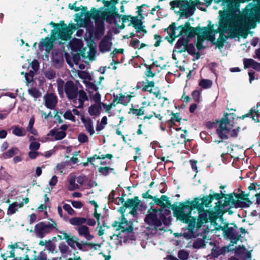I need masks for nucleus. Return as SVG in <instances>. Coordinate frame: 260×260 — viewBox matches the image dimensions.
I'll use <instances>...</instances> for the list:
<instances>
[{"label":"nucleus","instance_id":"obj_46","mask_svg":"<svg viewBox=\"0 0 260 260\" xmlns=\"http://www.w3.org/2000/svg\"><path fill=\"white\" fill-rule=\"evenodd\" d=\"M178 256L181 260H186L188 258L189 253L185 250H181L178 252Z\"/></svg>","mask_w":260,"mask_h":260},{"label":"nucleus","instance_id":"obj_26","mask_svg":"<svg viewBox=\"0 0 260 260\" xmlns=\"http://www.w3.org/2000/svg\"><path fill=\"white\" fill-rule=\"evenodd\" d=\"M57 129L54 128L50 131L48 136H54L55 140H61L64 138L67 135L65 132H57Z\"/></svg>","mask_w":260,"mask_h":260},{"label":"nucleus","instance_id":"obj_11","mask_svg":"<svg viewBox=\"0 0 260 260\" xmlns=\"http://www.w3.org/2000/svg\"><path fill=\"white\" fill-rule=\"evenodd\" d=\"M58 40H60V37L52 34L50 38L46 37L44 39H42L39 43V47L40 48L45 47L46 51L49 52L53 48L54 42Z\"/></svg>","mask_w":260,"mask_h":260},{"label":"nucleus","instance_id":"obj_33","mask_svg":"<svg viewBox=\"0 0 260 260\" xmlns=\"http://www.w3.org/2000/svg\"><path fill=\"white\" fill-rule=\"evenodd\" d=\"M78 95L79 105L78 108H81L83 107L84 102L88 100V98L86 92L83 90L78 91Z\"/></svg>","mask_w":260,"mask_h":260},{"label":"nucleus","instance_id":"obj_36","mask_svg":"<svg viewBox=\"0 0 260 260\" xmlns=\"http://www.w3.org/2000/svg\"><path fill=\"white\" fill-rule=\"evenodd\" d=\"M11 176L6 171L3 166L0 168V181L7 180L9 179Z\"/></svg>","mask_w":260,"mask_h":260},{"label":"nucleus","instance_id":"obj_53","mask_svg":"<svg viewBox=\"0 0 260 260\" xmlns=\"http://www.w3.org/2000/svg\"><path fill=\"white\" fill-rule=\"evenodd\" d=\"M111 169L113 170V169H110L109 167H100L99 168V172L104 175H107L109 173V170Z\"/></svg>","mask_w":260,"mask_h":260},{"label":"nucleus","instance_id":"obj_9","mask_svg":"<svg viewBox=\"0 0 260 260\" xmlns=\"http://www.w3.org/2000/svg\"><path fill=\"white\" fill-rule=\"evenodd\" d=\"M64 92L69 100H76L78 95V87L72 80H68L65 83Z\"/></svg>","mask_w":260,"mask_h":260},{"label":"nucleus","instance_id":"obj_16","mask_svg":"<svg viewBox=\"0 0 260 260\" xmlns=\"http://www.w3.org/2000/svg\"><path fill=\"white\" fill-rule=\"evenodd\" d=\"M112 37L108 34L105 36L101 40L100 43V48L102 52L108 51L110 50L112 45Z\"/></svg>","mask_w":260,"mask_h":260},{"label":"nucleus","instance_id":"obj_2","mask_svg":"<svg viewBox=\"0 0 260 260\" xmlns=\"http://www.w3.org/2000/svg\"><path fill=\"white\" fill-rule=\"evenodd\" d=\"M171 9L181 16L188 18L192 16L197 4L191 0H174L170 2Z\"/></svg>","mask_w":260,"mask_h":260},{"label":"nucleus","instance_id":"obj_5","mask_svg":"<svg viewBox=\"0 0 260 260\" xmlns=\"http://www.w3.org/2000/svg\"><path fill=\"white\" fill-rule=\"evenodd\" d=\"M118 226L119 229L115 230V236L117 238L119 242L121 243L122 241L125 242L127 240L126 236L128 234H132L133 228L132 223L128 222L125 218H121V221L115 222V228Z\"/></svg>","mask_w":260,"mask_h":260},{"label":"nucleus","instance_id":"obj_24","mask_svg":"<svg viewBox=\"0 0 260 260\" xmlns=\"http://www.w3.org/2000/svg\"><path fill=\"white\" fill-rule=\"evenodd\" d=\"M226 234L229 238L232 240V242L236 243L237 241L239 239L241 235L239 233L234 229H229Z\"/></svg>","mask_w":260,"mask_h":260},{"label":"nucleus","instance_id":"obj_64","mask_svg":"<svg viewBox=\"0 0 260 260\" xmlns=\"http://www.w3.org/2000/svg\"><path fill=\"white\" fill-rule=\"evenodd\" d=\"M57 182V177L55 175H54L52 176V177L51 178V180L49 181V185L50 186H54L56 185Z\"/></svg>","mask_w":260,"mask_h":260},{"label":"nucleus","instance_id":"obj_43","mask_svg":"<svg viewBox=\"0 0 260 260\" xmlns=\"http://www.w3.org/2000/svg\"><path fill=\"white\" fill-rule=\"evenodd\" d=\"M131 111L132 114L137 116L143 115L145 114L144 107H142L140 109H131Z\"/></svg>","mask_w":260,"mask_h":260},{"label":"nucleus","instance_id":"obj_35","mask_svg":"<svg viewBox=\"0 0 260 260\" xmlns=\"http://www.w3.org/2000/svg\"><path fill=\"white\" fill-rule=\"evenodd\" d=\"M212 84V81L211 80L203 79L200 81L199 85L203 88L207 89L210 88Z\"/></svg>","mask_w":260,"mask_h":260},{"label":"nucleus","instance_id":"obj_50","mask_svg":"<svg viewBox=\"0 0 260 260\" xmlns=\"http://www.w3.org/2000/svg\"><path fill=\"white\" fill-rule=\"evenodd\" d=\"M17 206L18 203L17 202H14L9 205L8 211L11 214H14L18 210V209L16 208Z\"/></svg>","mask_w":260,"mask_h":260},{"label":"nucleus","instance_id":"obj_54","mask_svg":"<svg viewBox=\"0 0 260 260\" xmlns=\"http://www.w3.org/2000/svg\"><path fill=\"white\" fill-rule=\"evenodd\" d=\"M85 84L88 88L92 89L94 91H98L99 87L93 83L90 82H85Z\"/></svg>","mask_w":260,"mask_h":260},{"label":"nucleus","instance_id":"obj_20","mask_svg":"<svg viewBox=\"0 0 260 260\" xmlns=\"http://www.w3.org/2000/svg\"><path fill=\"white\" fill-rule=\"evenodd\" d=\"M184 37L179 39L176 44L175 50L177 51V52L181 53L186 51L188 38H185Z\"/></svg>","mask_w":260,"mask_h":260},{"label":"nucleus","instance_id":"obj_49","mask_svg":"<svg viewBox=\"0 0 260 260\" xmlns=\"http://www.w3.org/2000/svg\"><path fill=\"white\" fill-rule=\"evenodd\" d=\"M65 239L66 240L68 244L72 247H74L75 241L72 237H70L67 234H64Z\"/></svg>","mask_w":260,"mask_h":260},{"label":"nucleus","instance_id":"obj_59","mask_svg":"<svg viewBox=\"0 0 260 260\" xmlns=\"http://www.w3.org/2000/svg\"><path fill=\"white\" fill-rule=\"evenodd\" d=\"M71 203L72 206L77 209H80L83 207V204L79 201H73Z\"/></svg>","mask_w":260,"mask_h":260},{"label":"nucleus","instance_id":"obj_30","mask_svg":"<svg viewBox=\"0 0 260 260\" xmlns=\"http://www.w3.org/2000/svg\"><path fill=\"white\" fill-rule=\"evenodd\" d=\"M86 218L84 217H75L69 219V222L73 225L81 226L86 223Z\"/></svg>","mask_w":260,"mask_h":260},{"label":"nucleus","instance_id":"obj_25","mask_svg":"<svg viewBox=\"0 0 260 260\" xmlns=\"http://www.w3.org/2000/svg\"><path fill=\"white\" fill-rule=\"evenodd\" d=\"M70 45L72 51H81L83 43L81 40L75 38L70 42Z\"/></svg>","mask_w":260,"mask_h":260},{"label":"nucleus","instance_id":"obj_23","mask_svg":"<svg viewBox=\"0 0 260 260\" xmlns=\"http://www.w3.org/2000/svg\"><path fill=\"white\" fill-rule=\"evenodd\" d=\"M81 120L84 123L86 130L89 133V135L91 136L94 134L95 132L91 119L89 117L85 118L84 116H82Z\"/></svg>","mask_w":260,"mask_h":260},{"label":"nucleus","instance_id":"obj_48","mask_svg":"<svg viewBox=\"0 0 260 260\" xmlns=\"http://www.w3.org/2000/svg\"><path fill=\"white\" fill-rule=\"evenodd\" d=\"M236 253H245V256L246 258H250L251 257V253L250 252L247 251L244 247H239L236 250Z\"/></svg>","mask_w":260,"mask_h":260},{"label":"nucleus","instance_id":"obj_57","mask_svg":"<svg viewBox=\"0 0 260 260\" xmlns=\"http://www.w3.org/2000/svg\"><path fill=\"white\" fill-rule=\"evenodd\" d=\"M40 154L41 153L38 151L31 150L28 152V156L30 159H34Z\"/></svg>","mask_w":260,"mask_h":260},{"label":"nucleus","instance_id":"obj_52","mask_svg":"<svg viewBox=\"0 0 260 260\" xmlns=\"http://www.w3.org/2000/svg\"><path fill=\"white\" fill-rule=\"evenodd\" d=\"M40 144L37 142H32L30 143L29 148L30 150L36 151L39 149Z\"/></svg>","mask_w":260,"mask_h":260},{"label":"nucleus","instance_id":"obj_21","mask_svg":"<svg viewBox=\"0 0 260 260\" xmlns=\"http://www.w3.org/2000/svg\"><path fill=\"white\" fill-rule=\"evenodd\" d=\"M118 7L120 8V12L123 13L124 11V6L123 5V3L122 2L120 4H118L117 7H115V34L118 33L119 32L118 30H117V25H119V24H117L118 20L120 23L121 22L120 21V18L121 17H123V15H119L118 13Z\"/></svg>","mask_w":260,"mask_h":260},{"label":"nucleus","instance_id":"obj_17","mask_svg":"<svg viewBox=\"0 0 260 260\" xmlns=\"http://www.w3.org/2000/svg\"><path fill=\"white\" fill-rule=\"evenodd\" d=\"M104 21H96V23H95L94 36L96 39H100L104 34L105 30Z\"/></svg>","mask_w":260,"mask_h":260},{"label":"nucleus","instance_id":"obj_15","mask_svg":"<svg viewBox=\"0 0 260 260\" xmlns=\"http://www.w3.org/2000/svg\"><path fill=\"white\" fill-rule=\"evenodd\" d=\"M45 105L50 109H54L57 103V98L54 93H47L44 96Z\"/></svg>","mask_w":260,"mask_h":260},{"label":"nucleus","instance_id":"obj_22","mask_svg":"<svg viewBox=\"0 0 260 260\" xmlns=\"http://www.w3.org/2000/svg\"><path fill=\"white\" fill-rule=\"evenodd\" d=\"M78 232L80 236H83L86 240H90L93 236L90 234L89 229L86 225H81L78 228Z\"/></svg>","mask_w":260,"mask_h":260},{"label":"nucleus","instance_id":"obj_10","mask_svg":"<svg viewBox=\"0 0 260 260\" xmlns=\"http://www.w3.org/2000/svg\"><path fill=\"white\" fill-rule=\"evenodd\" d=\"M161 217L160 212L155 210L149 211L148 214L145 218V221L149 225H153L155 226H159L161 225L162 219L159 218Z\"/></svg>","mask_w":260,"mask_h":260},{"label":"nucleus","instance_id":"obj_3","mask_svg":"<svg viewBox=\"0 0 260 260\" xmlns=\"http://www.w3.org/2000/svg\"><path fill=\"white\" fill-rule=\"evenodd\" d=\"M229 115L226 114L222 119L218 122L216 133L221 139H226L230 137H234L237 136L238 131L233 128L232 123L227 117Z\"/></svg>","mask_w":260,"mask_h":260},{"label":"nucleus","instance_id":"obj_18","mask_svg":"<svg viewBox=\"0 0 260 260\" xmlns=\"http://www.w3.org/2000/svg\"><path fill=\"white\" fill-rule=\"evenodd\" d=\"M131 96L127 94L126 92L115 95V103L121 104L123 105H127L131 101Z\"/></svg>","mask_w":260,"mask_h":260},{"label":"nucleus","instance_id":"obj_56","mask_svg":"<svg viewBox=\"0 0 260 260\" xmlns=\"http://www.w3.org/2000/svg\"><path fill=\"white\" fill-rule=\"evenodd\" d=\"M150 93H153L156 98H160L159 96L161 94L159 88L154 86L152 88V90L150 91Z\"/></svg>","mask_w":260,"mask_h":260},{"label":"nucleus","instance_id":"obj_40","mask_svg":"<svg viewBox=\"0 0 260 260\" xmlns=\"http://www.w3.org/2000/svg\"><path fill=\"white\" fill-rule=\"evenodd\" d=\"M255 60L253 59L244 58L243 59V64L244 68H253Z\"/></svg>","mask_w":260,"mask_h":260},{"label":"nucleus","instance_id":"obj_7","mask_svg":"<svg viewBox=\"0 0 260 260\" xmlns=\"http://www.w3.org/2000/svg\"><path fill=\"white\" fill-rule=\"evenodd\" d=\"M102 2L106 7L103 10L102 16L105 18L107 23L111 24L114 23V0H102Z\"/></svg>","mask_w":260,"mask_h":260},{"label":"nucleus","instance_id":"obj_60","mask_svg":"<svg viewBox=\"0 0 260 260\" xmlns=\"http://www.w3.org/2000/svg\"><path fill=\"white\" fill-rule=\"evenodd\" d=\"M139 44L140 42L139 40L136 39V40H133L130 42V46L134 47V48H139Z\"/></svg>","mask_w":260,"mask_h":260},{"label":"nucleus","instance_id":"obj_29","mask_svg":"<svg viewBox=\"0 0 260 260\" xmlns=\"http://www.w3.org/2000/svg\"><path fill=\"white\" fill-rule=\"evenodd\" d=\"M112 157H113L112 154H107L105 155V154H102V153L101 152H100L99 153L98 155L94 154L92 157H88V161H94V162H95V161L97 159L104 160L106 158L111 159Z\"/></svg>","mask_w":260,"mask_h":260},{"label":"nucleus","instance_id":"obj_32","mask_svg":"<svg viewBox=\"0 0 260 260\" xmlns=\"http://www.w3.org/2000/svg\"><path fill=\"white\" fill-rule=\"evenodd\" d=\"M11 128L12 129L13 134L16 136H24L26 134L24 128L23 127H20L18 125L13 126Z\"/></svg>","mask_w":260,"mask_h":260},{"label":"nucleus","instance_id":"obj_34","mask_svg":"<svg viewBox=\"0 0 260 260\" xmlns=\"http://www.w3.org/2000/svg\"><path fill=\"white\" fill-rule=\"evenodd\" d=\"M19 149L17 147H12L4 153V157L5 158H11L15 154L18 153Z\"/></svg>","mask_w":260,"mask_h":260},{"label":"nucleus","instance_id":"obj_8","mask_svg":"<svg viewBox=\"0 0 260 260\" xmlns=\"http://www.w3.org/2000/svg\"><path fill=\"white\" fill-rule=\"evenodd\" d=\"M61 23L62 26L59 33L60 40L68 41L72 38L73 33L77 29L76 26L73 23L67 25L63 20H61Z\"/></svg>","mask_w":260,"mask_h":260},{"label":"nucleus","instance_id":"obj_14","mask_svg":"<svg viewBox=\"0 0 260 260\" xmlns=\"http://www.w3.org/2000/svg\"><path fill=\"white\" fill-rule=\"evenodd\" d=\"M191 211V208L188 206L179 207L176 210L178 218L185 222L188 221Z\"/></svg>","mask_w":260,"mask_h":260},{"label":"nucleus","instance_id":"obj_45","mask_svg":"<svg viewBox=\"0 0 260 260\" xmlns=\"http://www.w3.org/2000/svg\"><path fill=\"white\" fill-rule=\"evenodd\" d=\"M63 209L66 211L70 215H74L76 214V211L68 204H65L62 207Z\"/></svg>","mask_w":260,"mask_h":260},{"label":"nucleus","instance_id":"obj_31","mask_svg":"<svg viewBox=\"0 0 260 260\" xmlns=\"http://www.w3.org/2000/svg\"><path fill=\"white\" fill-rule=\"evenodd\" d=\"M49 25L54 27V29H52L51 31V35L55 34V36L59 37V33L60 32L61 27L62 26L61 21H60L58 23H55L53 21H51L49 23Z\"/></svg>","mask_w":260,"mask_h":260},{"label":"nucleus","instance_id":"obj_61","mask_svg":"<svg viewBox=\"0 0 260 260\" xmlns=\"http://www.w3.org/2000/svg\"><path fill=\"white\" fill-rule=\"evenodd\" d=\"M80 77L84 79H88V80H91V77L89 73L86 72H82L80 74Z\"/></svg>","mask_w":260,"mask_h":260},{"label":"nucleus","instance_id":"obj_1","mask_svg":"<svg viewBox=\"0 0 260 260\" xmlns=\"http://www.w3.org/2000/svg\"><path fill=\"white\" fill-rule=\"evenodd\" d=\"M137 16L133 17L131 16H123L121 17L122 21L121 24L117 25V29H122L124 27V22L126 21L129 22L128 25H133V27L136 29V32L137 37L141 38H142L147 32L145 26L143 24L142 20L144 18L143 14L142 13V10L141 7H137Z\"/></svg>","mask_w":260,"mask_h":260},{"label":"nucleus","instance_id":"obj_27","mask_svg":"<svg viewBox=\"0 0 260 260\" xmlns=\"http://www.w3.org/2000/svg\"><path fill=\"white\" fill-rule=\"evenodd\" d=\"M102 110L101 103L91 105L89 107L88 112L90 116L99 115Z\"/></svg>","mask_w":260,"mask_h":260},{"label":"nucleus","instance_id":"obj_58","mask_svg":"<svg viewBox=\"0 0 260 260\" xmlns=\"http://www.w3.org/2000/svg\"><path fill=\"white\" fill-rule=\"evenodd\" d=\"M46 77L48 79H52L54 78L56 76V73L55 72L53 71H49L47 72H46L45 74Z\"/></svg>","mask_w":260,"mask_h":260},{"label":"nucleus","instance_id":"obj_55","mask_svg":"<svg viewBox=\"0 0 260 260\" xmlns=\"http://www.w3.org/2000/svg\"><path fill=\"white\" fill-rule=\"evenodd\" d=\"M59 249L62 253H66L69 251L68 246L64 243L60 244L59 246Z\"/></svg>","mask_w":260,"mask_h":260},{"label":"nucleus","instance_id":"obj_41","mask_svg":"<svg viewBox=\"0 0 260 260\" xmlns=\"http://www.w3.org/2000/svg\"><path fill=\"white\" fill-rule=\"evenodd\" d=\"M89 203L94 206V216L96 219L97 221H99L101 214L97 212V209L98 208V205L96 202L94 200L90 201Z\"/></svg>","mask_w":260,"mask_h":260},{"label":"nucleus","instance_id":"obj_13","mask_svg":"<svg viewBox=\"0 0 260 260\" xmlns=\"http://www.w3.org/2000/svg\"><path fill=\"white\" fill-rule=\"evenodd\" d=\"M104 7H101L99 9H96L94 7H92L89 12H87L85 14V18L86 19H92L94 20L95 23L96 21H105V18H103L102 16V12Z\"/></svg>","mask_w":260,"mask_h":260},{"label":"nucleus","instance_id":"obj_19","mask_svg":"<svg viewBox=\"0 0 260 260\" xmlns=\"http://www.w3.org/2000/svg\"><path fill=\"white\" fill-rule=\"evenodd\" d=\"M251 116L252 119L256 122L259 121L258 117L260 116V103H257L256 108H252L247 114L242 116V118Z\"/></svg>","mask_w":260,"mask_h":260},{"label":"nucleus","instance_id":"obj_62","mask_svg":"<svg viewBox=\"0 0 260 260\" xmlns=\"http://www.w3.org/2000/svg\"><path fill=\"white\" fill-rule=\"evenodd\" d=\"M186 50L190 54H193L196 49L192 44H188Z\"/></svg>","mask_w":260,"mask_h":260},{"label":"nucleus","instance_id":"obj_6","mask_svg":"<svg viewBox=\"0 0 260 260\" xmlns=\"http://www.w3.org/2000/svg\"><path fill=\"white\" fill-rule=\"evenodd\" d=\"M222 201H218L217 203L219 204L220 208H223V209L229 208L233 207L236 208L239 207H248L251 204V202L249 200H247V203H244L238 200H236L234 198V197L230 194L225 197L223 203H222Z\"/></svg>","mask_w":260,"mask_h":260},{"label":"nucleus","instance_id":"obj_44","mask_svg":"<svg viewBox=\"0 0 260 260\" xmlns=\"http://www.w3.org/2000/svg\"><path fill=\"white\" fill-rule=\"evenodd\" d=\"M212 199V196H207L204 197L201 200V204L203 206L208 207L209 204L211 203Z\"/></svg>","mask_w":260,"mask_h":260},{"label":"nucleus","instance_id":"obj_42","mask_svg":"<svg viewBox=\"0 0 260 260\" xmlns=\"http://www.w3.org/2000/svg\"><path fill=\"white\" fill-rule=\"evenodd\" d=\"M63 117L66 119L70 120L73 122H75V117L73 115L71 110H68L65 112L63 114Z\"/></svg>","mask_w":260,"mask_h":260},{"label":"nucleus","instance_id":"obj_51","mask_svg":"<svg viewBox=\"0 0 260 260\" xmlns=\"http://www.w3.org/2000/svg\"><path fill=\"white\" fill-rule=\"evenodd\" d=\"M78 140L80 143H84L88 141V139L85 134L83 133H80L78 136Z\"/></svg>","mask_w":260,"mask_h":260},{"label":"nucleus","instance_id":"obj_38","mask_svg":"<svg viewBox=\"0 0 260 260\" xmlns=\"http://www.w3.org/2000/svg\"><path fill=\"white\" fill-rule=\"evenodd\" d=\"M154 83L153 81H148L146 84H144L143 85L142 90L144 91L150 92L152 90V88L153 87Z\"/></svg>","mask_w":260,"mask_h":260},{"label":"nucleus","instance_id":"obj_4","mask_svg":"<svg viewBox=\"0 0 260 260\" xmlns=\"http://www.w3.org/2000/svg\"><path fill=\"white\" fill-rule=\"evenodd\" d=\"M54 230H58L57 223L55 220L50 218L48 221H41L37 223L34 227V232L36 237L43 239Z\"/></svg>","mask_w":260,"mask_h":260},{"label":"nucleus","instance_id":"obj_47","mask_svg":"<svg viewBox=\"0 0 260 260\" xmlns=\"http://www.w3.org/2000/svg\"><path fill=\"white\" fill-rule=\"evenodd\" d=\"M201 91L198 90H194L192 92V96L194 101L196 102L199 103L201 101Z\"/></svg>","mask_w":260,"mask_h":260},{"label":"nucleus","instance_id":"obj_12","mask_svg":"<svg viewBox=\"0 0 260 260\" xmlns=\"http://www.w3.org/2000/svg\"><path fill=\"white\" fill-rule=\"evenodd\" d=\"M125 206L131 209L129 213L134 216L137 215L138 210H142L143 205L137 197L133 199H129L125 202Z\"/></svg>","mask_w":260,"mask_h":260},{"label":"nucleus","instance_id":"obj_37","mask_svg":"<svg viewBox=\"0 0 260 260\" xmlns=\"http://www.w3.org/2000/svg\"><path fill=\"white\" fill-rule=\"evenodd\" d=\"M28 93L35 99L41 96V92L36 88H31L28 90Z\"/></svg>","mask_w":260,"mask_h":260},{"label":"nucleus","instance_id":"obj_28","mask_svg":"<svg viewBox=\"0 0 260 260\" xmlns=\"http://www.w3.org/2000/svg\"><path fill=\"white\" fill-rule=\"evenodd\" d=\"M212 218V214L208 211H202L199 212V220L200 223H203L207 222L209 219Z\"/></svg>","mask_w":260,"mask_h":260},{"label":"nucleus","instance_id":"obj_63","mask_svg":"<svg viewBox=\"0 0 260 260\" xmlns=\"http://www.w3.org/2000/svg\"><path fill=\"white\" fill-rule=\"evenodd\" d=\"M37 260H49L47 259V255L43 252H40Z\"/></svg>","mask_w":260,"mask_h":260},{"label":"nucleus","instance_id":"obj_39","mask_svg":"<svg viewBox=\"0 0 260 260\" xmlns=\"http://www.w3.org/2000/svg\"><path fill=\"white\" fill-rule=\"evenodd\" d=\"M64 84L65 83L61 79H60L57 82V90L60 95H62L63 94V90H64Z\"/></svg>","mask_w":260,"mask_h":260}]
</instances>
